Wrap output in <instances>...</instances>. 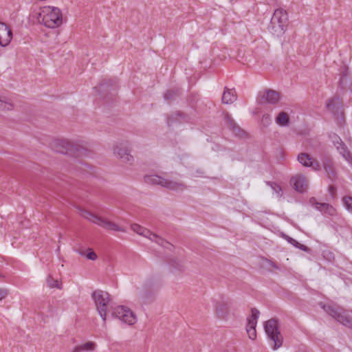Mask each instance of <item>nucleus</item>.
Returning a JSON list of instances; mask_svg holds the SVG:
<instances>
[{
  "label": "nucleus",
  "instance_id": "f257e3e1",
  "mask_svg": "<svg viewBox=\"0 0 352 352\" xmlns=\"http://www.w3.org/2000/svg\"><path fill=\"white\" fill-rule=\"evenodd\" d=\"M39 23L50 28L59 27L63 23V14L57 7L44 6L38 16Z\"/></svg>",
  "mask_w": 352,
  "mask_h": 352
},
{
  "label": "nucleus",
  "instance_id": "f03ea898",
  "mask_svg": "<svg viewBox=\"0 0 352 352\" xmlns=\"http://www.w3.org/2000/svg\"><path fill=\"white\" fill-rule=\"evenodd\" d=\"M288 24V14L282 8L276 9L271 19L270 31L276 36H280L285 32Z\"/></svg>",
  "mask_w": 352,
  "mask_h": 352
},
{
  "label": "nucleus",
  "instance_id": "7ed1b4c3",
  "mask_svg": "<svg viewBox=\"0 0 352 352\" xmlns=\"http://www.w3.org/2000/svg\"><path fill=\"white\" fill-rule=\"evenodd\" d=\"M80 215L83 218L93 222L94 223H96L100 227L107 230H111V231H116V232H125V230L122 228V227L119 226L116 223L111 221L108 220L107 219H104L101 217L95 215L94 214L85 210L80 209Z\"/></svg>",
  "mask_w": 352,
  "mask_h": 352
},
{
  "label": "nucleus",
  "instance_id": "20e7f679",
  "mask_svg": "<svg viewBox=\"0 0 352 352\" xmlns=\"http://www.w3.org/2000/svg\"><path fill=\"white\" fill-rule=\"evenodd\" d=\"M144 182L151 185H160L169 190L175 191H183L186 186L182 182L168 180L157 175H146L144 177Z\"/></svg>",
  "mask_w": 352,
  "mask_h": 352
},
{
  "label": "nucleus",
  "instance_id": "39448f33",
  "mask_svg": "<svg viewBox=\"0 0 352 352\" xmlns=\"http://www.w3.org/2000/svg\"><path fill=\"white\" fill-rule=\"evenodd\" d=\"M92 298L99 315L104 322H105L107 320V306L111 301L109 293L100 289L96 290L92 293Z\"/></svg>",
  "mask_w": 352,
  "mask_h": 352
},
{
  "label": "nucleus",
  "instance_id": "423d86ee",
  "mask_svg": "<svg viewBox=\"0 0 352 352\" xmlns=\"http://www.w3.org/2000/svg\"><path fill=\"white\" fill-rule=\"evenodd\" d=\"M322 307L325 312L336 319L339 322L352 329V318L348 312L343 311L340 307H336L329 305H323Z\"/></svg>",
  "mask_w": 352,
  "mask_h": 352
},
{
  "label": "nucleus",
  "instance_id": "0eeeda50",
  "mask_svg": "<svg viewBox=\"0 0 352 352\" xmlns=\"http://www.w3.org/2000/svg\"><path fill=\"white\" fill-rule=\"evenodd\" d=\"M265 331L268 338L274 342V349H277L283 344V336L278 329V322L270 319L265 322Z\"/></svg>",
  "mask_w": 352,
  "mask_h": 352
},
{
  "label": "nucleus",
  "instance_id": "6e6552de",
  "mask_svg": "<svg viewBox=\"0 0 352 352\" xmlns=\"http://www.w3.org/2000/svg\"><path fill=\"white\" fill-rule=\"evenodd\" d=\"M112 316L116 317L124 323L132 325L136 322L135 314L128 307L118 306L112 311Z\"/></svg>",
  "mask_w": 352,
  "mask_h": 352
},
{
  "label": "nucleus",
  "instance_id": "1a4fd4ad",
  "mask_svg": "<svg viewBox=\"0 0 352 352\" xmlns=\"http://www.w3.org/2000/svg\"><path fill=\"white\" fill-rule=\"evenodd\" d=\"M131 228L133 232H136L139 235L148 238L151 241H154L162 246L166 247V245H169V243L164 241L162 238L139 224L133 223L131 226Z\"/></svg>",
  "mask_w": 352,
  "mask_h": 352
},
{
  "label": "nucleus",
  "instance_id": "9d476101",
  "mask_svg": "<svg viewBox=\"0 0 352 352\" xmlns=\"http://www.w3.org/2000/svg\"><path fill=\"white\" fill-rule=\"evenodd\" d=\"M329 137L333 144L336 147L340 153L342 155V157L345 160L349 161L352 158L351 154L341 138L334 133H331Z\"/></svg>",
  "mask_w": 352,
  "mask_h": 352
},
{
  "label": "nucleus",
  "instance_id": "9b49d317",
  "mask_svg": "<svg viewBox=\"0 0 352 352\" xmlns=\"http://www.w3.org/2000/svg\"><path fill=\"white\" fill-rule=\"evenodd\" d=\"M113 153L120 159L122 162L131 164L133 162V157L130 154L129 150L122 144H117L113 148Z\"/></svg>",
  "mask_w": 352,
  "mask_h": 352
},
{
  "label": "nucleus",
  "instance_id": "f8f14e48",
  "mask_svg": "<svg viewBox=\"0 0 352 352\" xmlns=\"http://www.w3.org/2000/svg\"><path fill=\"white\" fill-rule=\"evenodd\" d=\"M280 99V94L278 91L272 89H267L259 95L258 101L261 104L270 103L276 104Z\"/></svg>",
  "mask_w": 352,
  "mask_h": 352
},
{
  "label": "nucleus",
  "instance_id": "ddd939ff",
  "mask_svg": "<svg viewBox=\"0 0 352 352\" xmlns=\"http://www.w3.org/2000/svg\"><path fill=\"white\" fill-rule=\"evenodd\" d=\"M309 204L324 214L333 216L336 214V209L331 205L327 203H320L315 197L310 198Z\"/></svg>",
  "mask_w": 352,
  "mask_h": 352
},
{
  "label": "nucleus",
  "instance_id": "4468645a",
  "mask_svg": "<svg viewBox=\"0 0 352 352\" xmlns=\"http://www.w3.org/2000/svg\"><path fill=\"white\" fill-rule=\"evenodd\" d=\"M52 146L58 153H67L74 151V144L68 140H56Z\"/></svg>",
  "mask_w": 352,
  "mask_h": 352
},
{
  "label": "nucleus",
  "instance_id": "2eb2a0df",
  "mask_svg": "<svg viewBox=\"0 0 352 352\" xmlns=\"http://www.w3.org/2000/svg\"><path fill=\"white\" fill-rule=\"evenodd\" d=\"M322 162L327 177L331 181H335L337 179V173L334 168L332 159L329 157H324L322 160Z\"/></svg>",
  "mask_w": 352,
  "mask_h": 352
},
{
  "label": "nucleus",
  "instance_id": "dca6fc26",
  "mask_svg": "<svg viewBox=\"0 0 352 352\" xmlns=\"http://www.w3.org/2000/svg\"><path fill=\"white\" fill-rule=\"evenodd\" d=\"M12 38V33L8 26L2 22H0V45L7 46Z\"/></svg>",
  "mask_w": 352,
  "mask_h": 352
},
{
  "label": "nucleus",
  "instance_id": "f3484780",
  "mask_svg": "<svg viewBox=\"0 0 352 352\" xmlns=\"http://www.w3.org/2000/svg\"><path fill=\"white\" fill-rule=\"evenodd\" d=\"M290 184L294 188L299 192H303L307 188V182L306 178L302 175H296L291 179Z\"/></svg>",
  "mask_w": 352,
  "mask_h": 352
},
{
  "label": "nucleus",
  "instance_id": "a211bd4d",
  "mask_svg": "<svg viewBox=\"0 0 352 352\" xmlns=\"http://www.w3.org/2000/svg\"><path fill=\"white\" fill-rule=\"evenodd\" d=\"M298 160L304 166L312 167L314 170H318L320 168L319 164L318 162H313L310 155L307 153H300L298 156Z\"/></svg>",
  "mask_w": 352,
  "mask_h": 352
},
{
  "label": "nucleus",
  "instance_id": "6ab92c4d",
  "mask_svg": "<svg viewBox=\"0 0 352 352\" xmlns=\"http://www.w3.org/2000/svg\"><path fill=\"white\" fill-rule=\"evenodd\" d=\"M225 122L227 126L232 131V133L236 136H241L243 131L236 124L233 118L228 114L225 116Z\"/></svg>",
  "mask_w": 352,
  "mask_h": 352
},
{
  "label": "nucleus",
  "instance_id": "aec40b11",
  "mask_svg": "<svg viewBox=\"0 0 352 352\" xmlns=\"http://www.w3.org/2000/svg\"><path fill=\"white\" fill-rule=\"evenodd\" d=\"M236 100V91L234 89H230L225 87L222 96V102L224 104H232Z\"/></svg>",
  "mask_w": 352,
  "mask_h": 352
},
{
  "label": "nucleus",
  "instance_id": "412c9836",
  "mask_svg": "<svg viewBox=\"0 0 352 352\" xmlns=\"http://www.w3.org/2000/svg\"><path fill=\"white\" fill-rule=\"evenodd\" d=\"M230 309V305L228 302H220L216 307V314L219 318H225Z\"/></svg>",
  "mask_w": 352,
  "mask_h": 352
},
{
  "label": "nucleus",
  "instance_id": "4be33fe9",
  "mask_svg": "<svg viewBox=\"0 0 352 352\" xmlns=\"http://www.w3.org/2000/svg\"><path fill=\"white\" fill-rule=\"evenodd\" d=\"M96 344L92 341L87 342L84 344L76 346L71 352L94 351L96 349Z\"/></svg>",
  "mask_w": 352,
  "mask_h": 352
},
{
  "label": "nucleus",
  "instance_id": "5701e85b",
  "mask_svg": "<svg viewBox=\"0 0 352 352\" xmlns=\"http://www.w3.org/2000/svg\"><path fill=\"white\" fill-rule=\"evenodd\" d=\"M340 101L339 98L334 96L330 98L326 104V107L333 113H336L340 108Z\"/></svg>",
  "mask_w": 352,
  "mask_h": 352
},
{
  "label": "nucleus",
  "instance_id": "b1692460",
  "mask_svg": "<svg viewBox=\"0 0 352 352\" xmlns=\"http://www.w3.org/2000/svg\"><path fill=\"white\" fill-rule=\"evenodd\" d=\"M259 311L256 308L252 309V315L248 318V324L246 327V330L256 329V326L257 324V319L258 318Z\"/></svg>",
  "mask_w": 352,
  "mask_h": 352
},
{
  "label": "nucleus",
  "instance_id": "393cba45",
  "mask_svg": "<svg viewBox=\"0 0 352 352\" xmlns=\"http://www.w3.org/2000/svg\"><path fill=\"white\" fill-rule=\"evenodd\" d=\"M276 122L280 126H287L289 123L288 114L284 111L280 112L276 118Z\"/></svg>",
  "mask_w": 352,
  "mask_h": 352
},
{
  "label": "nucleus",
  "instance_id": "a878e982",
  "mask_svg": "<svg viewBox=\"0 0 352 352\" xmlns=\"http://www.w3.org/2000/svg\"><path fill=\"white\" fill-rule=\"evenodd\" d=\"M46 282L47 286L50 288L61 289V283L57 279H54L50 275L47 278Z\"/></svg>",
  "mask_w": 352,
  "mask_h": 352
},
{
  "label": "nucleus",
  "instance_id": "bb28decb",
  "mask_svg": "<svg viewBox=\"0 0 352 352\" xmlns=\"http://www.w3.org/2000/svg\"><path fill=\"white\" fill-rule=\"evenodd\" d=\"M179 95V90L177 89H169L164 94V99L167 101H170Z\"/></svg>",
  "mask_w": 352,
  "mask_h": 352
},
{
  "label": "nucleus",
  "instance_id": "cd10ccee",
  "mask_svg": "<svg viewBox=\"0 0 352 352\" xmlns=\"http://www.w3.org/2000/svg\"><path fill=\"white\" fill-rule=\"evenodd\" d=\"M12 108V105L10 102H8L0 98V109L2 110H10Z\"/></svg>",
  "mask_w": 352,
  "mask_h": 352
},
{
  "label": "nucleus",
  "instance_id": "c85d7f7f",
  "mask_svg": "<svg viewBox=\"0 0 352 352\" xmlns=\"http://www.w3.org/2000/svg\"><path fill=\"white\" fill-rule=\"evenodd\" d=\"M344 204L346 209L352 212V197H346L343 199Z\"/></svg>",
  "mask_w": 352,
  "mask_h": 352
},
{
  "label": "nucleus",
  "instance_id": "c756f323",
  "mask_svg": "<svg viewBox=\"0 0 352 352\" xmlns=\"http://www.w3.org/2000/svg\"><path fill=\"white\" fill-rule=\"evenodd\" d=\"M89 252L87 254H85V252H80V254L82 256H85L87 257V258H88L89 260L95 261L97 258L96 254L94 251H91V249H89Z\"/></svg>",
  "mask_w": 352,
  "mask_h": 352
},
{
  "label": "nucleus",
  "instance_id": "7c9ffc66",
  "mask_svg": "<svg viewBox=\"0 0 352 352\" xmlns=\"http://www.w3.org/2000/svg\"><path fill=\"white\" fill-rule=\"evenodd\" d=\"M264 261L265 263L266 267H273V268L276 269V270L279 269L278 265L274 261H272L271 260H269V259H267V258H265Z\"/></svg>",
  "mask_w": 352,
  "mask_h": 352
},
{
  "label": "nucleus",
  "instance_id": "2f4dec72",
  "mask_svg": "<svg viewBox=\"0 0 352 352\" xmlns=\"http://www.w3.org/2000/svg\"><path fill=\"white\" fill-rule=\"evenodd\" d=\"M271 122V118L270 115L266 114L264 115L262 118V123L264 126H268Z\"/></svg>",
  "mask_w": 352,
  "mask_h": 352
},
{
  "label": "nucleus",
  "instance_id": "473e14b6",
  "mask_svg": "<svg viewBox=\"0 0 352 352\" xmlns=\"http://www.w3.org/2000/svg\"><path fill=\"white\" fill-rule=\"evenodd\" d=\"M9 294V292L6 288H0V301L5 299Z\"/></svg>",
  "mask_w": 352,
  "mask_h": 352
},
{
  "label": "nucleus",
  "instance_id": "72a5a7b5",
  "mask_svg": "<svg viewBox=\"0 0 352 352\" xmlns=\"http://www.w3.org/2000/svg\"><path fill=\"white\" fill-rule=\"evenodd\" d=\"M247 331V333H248V337L251 339V340H254L256 337V329H251V330H246Z\"/></svg>",
  "mask_w": 352,
  "mask_h": 352
},
{
  "label": "nucleus",
  "instance_id": "f704fd0d",
  "mask_svg": "<svg viewBox=\"0 0 352 352\" xmlns=\"http://www.w3.org/2000/svg\"><path fill=\"white\" fill-rule=\"evenodd\" d=\"M293 245L299 248L300 250L305 251V252H309V248H307L306 245L301 244L300 243H298V244L294 243V244Z\"/></svg>",
  "mask_w": 352,
  "mask_h": 352
},
{
  "label": "nucleus",
  "instance_id": "c9c22d12",
  "mask_svg": "<svg viewBox=\"0 0 352 352\" xmlns=\"http://www.w3.org/2000/svg\"><path fill=\"white\" fill-rule=\"evenodd\" d=\"M272 188L274 189V190L275 191V192L277 194V196L278 197H280L281 196V188L277 185V184H274L273 186H272Z\"/></svg>",
  "mask_w": 352,
  "mask_h": 352
},
{
  "label": "nucleus",
  "instance_id": "e433bc0d",
  "mask_svg": "<svg viewBox=\"0 0 352 352\" xmlns=\"http://www.w3.org/2000/svg\"><path fill=\"white\" fill-rule=\"evenodd\" d=\"M285 239H287V241L289 243H291V244H292V245H294V243H295L298 244V242L297 241H296L295 239H292V237H289V236H287L285 237Z\"/></svg>",
  "mask_w": 352,
  "mask_h": 352
},
{
  "label": "nucleus",
  "instance_id": "4c0bfd02",
  "mask_svg": "<svg viewBox=\"0 0 352 352\" xmlns=\"http://www.w3.org/2000/svg\"><path fill=\"white\" fill-rule=\"evenodd\" d=\"M329 191L332 197L334 196L336 192V188L333 186H329Z\"/></svg>",
  "mask_w": 352,
  "mask_h": 352
},
{
  "label": "nucleus",
  "instance_id": "58836bf2",
  "mask_svg": "<svg viewBox=\"0 0 352 352\" xmlns=\"http://www.w3.org/2000/svg\"><path fill=\"white\" fill-rule=\"evenodd\" d=\"M328 256L329 258H333V254L330 252H324V257Z\"/></svg>",
  "mask_w": 352,
  "mask_h": 352
},
{
  "label": "nucleus",
  "instance_id": "ea45409f",
  "mask_svg": "<svg viewBox=\"0 0 352 352\" xmlns=\"http://www.w3.org/2000/svg\"><path fill=\"white\" fill-rule=\"evenodd\" d=\"M140 295H141V297H142V298H145V296H144V294H141Z\"/></svg>",
  "mask_w": 352,
  "mask_h": 352
}]
</instances>
